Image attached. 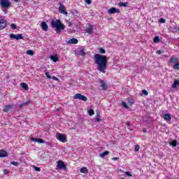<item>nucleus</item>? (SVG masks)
Masks as SVG:
<instances>
[{
	"label": "nucleus",
	"instance_id": "51",
	"mask_svg": "<svg viewBox=\"0 0 179 179\" xmlns=\"http://www.w3.org/2000/svg\"><path fill=\"white\" fill-rule=\"evenodd\" d=\"M23 107H24V105L23 103H20L19 106L20 108H23Z\"/></svg>",
	"mask_w": 179,
	"mask_h": 179
},
{
	"label": "nucleus",
	"instance_id": "30",
	"mask_svg": "<svg viewBox=\"0 0 179 179\" xmlns=\"http://www.w3.org/2000/svg\"><path fill=\"white\" fill-rule=\"evenodd\" d=\"M100 121H101L100 115H99V113H97L96 116L95 117V122H100Z\"/></svg>",
	"mask_w": 179,
	"mask_h": 179
},
{
	"label": "nucleus",
	"instance_id": "7",
	"mask_svg": "<svg viewBox=\"0 0 179 179\" xmlns=\"http://www.w3.org/2000/svg\"><path fill=\"white\" fill-rule=\"evenodd\" d=\"M120 10L118 8H116L115 7H112L108 10V13L109 15H114V13H120Z\"/></svg>",
	"mask_w": 179,
	"mask_h": 179
},
{
	"label": "nucleus",
	"instance_id": "23",
	"mask_svg": "<svg viewBox=\"0 0 179 179\" xmlns=\"http://www.w3.org/2000/svg\"><path fill=\"white\" fill-rule=\"evenodd\" d=\"M20 85H21L22 89H24V90H29V85H27V84H26L24 83H22Z\"/></svg>",
	"mask_w": 179,
	"mask_h": 179
},
{
	"label": "nucleus",
	"instance_id": "16",
	"mask_svg": "<svg viewBox=\"0 0 179 179\" xmlns=\"http://www.w3.org/2000/svg\"><path fill=\"white\" fill-rule=\"evenodd\" d=\"M78 41L77 38H72L67 41V44H78Z\"/></svg>",
	"mask_w": 179,
	"mask_h": 179
},
{
	"label": "nucleus",
	"instance_id": "28",
	"mask_svg": "<svg viewBox=\"0 0 179 179\" xmlns=\"http://www.w3.org/2000/svg\"><path fill=\"white\" fill-rule=\"evenodd\" d=\"M110 155V152L108 151H105L100 154L101 157H104V156H108Z\"/></svg>",
	"mask_w": 179,
	"mask_h": 179
},
{
	"label": "nucleus",
	"instance_id": "20",
	"mask_svg": "<svg viewBox=\"0 0 179 179\" xmlns=\"http://www.w3.org/2000/svg\"><path fill=\"white\" fill-rule=\"evenodd\" d=\"M177 86H179V80H175L173 81V83L172 84V87L173 89H176V87H177Z\"/></svg>",
	"mask_w": 179,
	"mask_h": 179
},
{
	"label": "nucleus",
	"instance_id": "48",
	"mask_svg": "<svg viewBox=\"0 0 179 179\" xmlns=\"http://www.w3.org/2000/svg\"><path fill=\"white\" fill-rule=\"evenodd\" d=\"M44 143V140L42 138L39 139V143Z\"/></svg>",
	"mask_w": 179,
	"mask_h": 179
},
{
	"label": "nucleus",
	"instance_id": "26",
	"mask_svg": "<svg viewBox=\"0 0 179 179\" xmlns=\"http://www.w3.org/2000/svg\"><path fill=\"white\" fill-rule=\"evenodd\" d=\"M129 106H134L135 104V100L134 99H129L128 101Z\"/></svg>",
	"mask_w": 179,
	"mask_h": 179
},
{
	"label": "nucleus",
	"instance_id": "5",
	"mask_svg": "<svg viewBox=\"0 0 179 179\" xmlns=\"http://www.w3.org/2000/svg\"><path fill=\"white\" fill-rule=\"evenodd\" d=\"M56 136L58 141L62 142V143H65V142H66V136L64 134L57 133Z\"/></svg>",
	"mask_w": 179,
	"mask_h": 179
},
{
	"label": "nucleus",
	"instance_id": "34",
	"mask_svg": "<svg viewBox=\"0 0 179 179\" xmlns=\"http://www.w3.org/2000/svg\"><path fill=\"white\" fill-rule=\"evenodd\" d=\"M31 141H32V142H37L38 143L40 141V138H31Z\"/></svg>",
	"mask_w": 179,
	"mask_h": 179
},
{
	"label": "nucleus",
	"instance_id": "44",
	"mask_svg": "<svg viewBox=\"0 0 179 179\" xmlns=\"http://www.w3.org/2000/svg\"><path fill=\"white\" fill-rule=\"evenodd\" d=\"M126 176H127L128 177H132V174H131V172L129 171L126 172Z\"/></svg>",
	"mask_w": 179,
	"mask_h": 179
},
{
	"label": "nucleus",
	"instance_id": "47",
	"mask_svg": "<svg viewBox=\"0 0 179 179\" xmlns=\"http://www.w3.org/2000/svg\"><path fill=\"white\" fill-rule=\"evenodd\" d=\"M163 50H157V54H159V55H160V54H163Z\"/></svg>",
	"mask_w": 179,
	"mask_h": 179
},
{
	"label": "nucleus",
	"instance_id": "17",
	"mask_svg": "<svg viewBox=\"0 0 179 179\" xmlns=\"http://www.w3.org/2000/svg\"><path fill=\"white\" fill-rule=\"evenodd\" d=\"M170 62H171V64H176L177 62H179V57H171Z\"/></svg>",
	"mask_w": 179,
	"mask_h": 179
},
{
	"label": "nucleus",
	"instance_id": "38",
	"mask_svg": "<svg viewBox=\"0 0 179 179\" xmlns=\"http://www.w3.org/2000/svg\"><path fill=\"white\" fill-rule=\"evenodd\" d=\"M142 93L144 94V96H148V94H149V92H148L146 90H143Z\"/></svg>",
	"mask_w": 179,
	"mask_h": 179
},
{
	"label": "nucleus",
	"instance_id": "43",
	"mask_svg": "<svg viewBox=\"0 0 179 179\" xmlns=\"http://www.w3.org/2000/svg\"><path fill=\"white\" fill-rule=\"evenodd\" d=\"M3 174L4 175L9 174V171L7 169H4L3 171Z\"/></svg>",
	"mask_w": 179,
	"mask_h": 179
},
{
	"label": "nucleus",
	"instance_id": "19",
	"mask_svg": "<svg viewBox=\"0 0 179 179\" xmlns=\"http://www.w3.org/2000/svg\"><path fill=\"white\" fill-rule=\"evenodd\" d=\"M50 59H52V61H53V62H58V61H59V58H58V57L54 56V55H50Z\"/></svg>",
	"mask_w": 179,
	"mask_h": 179
},
{
	"label": "nucleus",
	"instance_id": "15",
	"mask_svg": "<svg viewBox=\"0 0 179 179\" xmlns=\"http://www.w3.org/2000/svg\"><path fill=\"white\" fill-rule=\"evenodd\" d=\"M8 154L6 150H0V158L8 157Z\"/></svg>",
	"mask_w": 179,
	"mask_h": 179
},
{
	"label": "nucleus",
	"instance_id": "14",
	"mask_svg": "<svg viewBox=\"0 0 179 179\" xmlns=\"http://www.w3.org/2000/svg\"><path fill=\"white\" fill-rule=\"evenodd\" d=\"M41 27L44 31H48V25L45 22H42L41 24Z\"/></svg>",
	"mask_w": 179,
	"mask_h": 179
},
{
	"label": "nucleus",
	"instance_id": "29",
	"mask_svg": "<svg viewBox=\"0 0 179 179\" xmlns=\"http://www.w3.org/2000/svg\"><path fill=\"white\" fill-rule=\"evenodd\" d=\"M15 40H23V36L22 34H17L15 36Z\"/></svg>",
	"mask_w": 179,
	"mask_h": 179
},
{
	"label": "nucleus",
	"instance_id": "45",
	"mask_svg": "<svg viewBox=\"0 0 179 179\" xmlns=\"http://www.w3.org/2000/svg\"><path fill=\"white\" fill-rule=\"evenodd\" d=\"M10 38H15V39H16V35L14 34H11L10 35Z\"/></svg>",
	"mask_w": 179,
	"mask_h": 179
},
{
	"label": "nucleus",
	"instance_id": "3",
	"mask_svg": "<svg viewBox=\"0 0 179 179\" xmlns=\"http://www.w3.org/2000/svg\"><path fill=\"white\" fill-rule=\"evenodd\" d=\"M1 8H4L5 9H8L10 8V1L9 0H0Z\"/></svg>",
	"mask_w": 179,
	"mask_h": 179
},
{
	"label": "nucleus",
	"instance_id": "39",
	"mask_svg": "<svg viewBox=\"0 0 179 179\" xmlns=\"http://www.w3.org/2000/svg\"><path fill=\"white\" fill-rule=\"evenodd\" d=\"M99 52H100V54H106V50L101 48L99 49Z\"/></svg>",
	"mask_w": 179,
	"mask_h": 179
},
{
	"label": "nucleus",
	"instance_id": "13",
	"mask_svg": "<svg viewBox=\"0 0 179 179\" xmlns=\"http://www.w3.org/2000/svg\"><path fill=\"white\" fill-rule=\"evenodd\" d=\"M163 118L165 121H167V122H171V115L169 113H166L163 115Z\"/></svg>",
	"mask_w": 179,
	"mask_h": 179
},
{
	"label": "nucleus",
	"instance_id": "22",
	"mask_svg": "<svg viewBox=\"0 0 179 179\" xmlns=\"http://www.w3.org/2000/svg\"><path fill=\"white\" fill-rule=\"evenodd\" d=\"M118 6H120V8H122V6H124V8H127V6H128V3L127 2H120L118 3Z\"/></svg>",
	"mask_w": 179,
	"mask_h": 179
},
{
	"label": "nucleus",
	"instance_id": "9",
	"mask_svg": "<svg viewBox=\"0 0 179 179\" xmlns=\"http://www.w3.org/2000/svg\"><path fill=\"white\" fill-rule=\"evenodd\" d=\"M99 83L101 85V87L102 88V90L103 92H106L107 89H108V87L107 86L106 81H104L103 80H100Z\"/></svg>",
	"mask_w": 179,
	"mask_h": 179
},
{
	"label": "nucleus",
	"instance_id": "57",
	"mask_svg": "<svg viewBox=\"0 0 179 179\" xmlns=\"http://www.w3.org/2000/svg\"><path fill=\"white\" fill-rule=\"evenodd\" d=\"M14 1V2H19V0H13Z\"/></svg>",
	"mask_w": 179,
	"mask_h": 179
},
{
	"label": "nucleus",
	"instance_id": "42",
	"mask_svg": "<svg viewBox=\"0 0 179 179\" xmlns=\"http://www.w3.org/2000/svg\"><path fill=\"white\" fill-rule=\"evenodd\" d=\"M85 3H87V5H90V3H92V0H84Z\"/></svg>",
	"mask_w": 179,
	"mask_h": 179
},
{
	"label": "nucleus",
	"instance_id": "10",
	"mask_svg": "<svg viewBox=\"0 0 179 179\" xmlns=\"http://www.w3.org/2000/svg\"><path fill=\"white\" fill-rule=\"evenodd\" d=\"M57 169H64L65 170L66 169V164L64 163V161H58L57 162Z\"/></svg>",
	"mask_w": 179,
	"mask_h": 179
},
{
	"label": "nucleus",
	"instance_id": "49",
	"mask_svg": "<svg viewBox=\"0 0 179 179\" xmlns=\"http://www.w3.org/2000/svg\"><path fill=\"white\" fill-rule=\"evenodd\" d=\"M35 170H36V171H41V169H40V167H35Z\"/></svg>",
	"mask_w": 179,
	"mask_h": 179
},
{
	"label": "nucleus",
	"instance_id": "46",
	"mask_svg": "<svg viewBox=\"0 0 179 179\" xmlns=\"http://www.w3.org/2000/svg\"><path fill=\"white\" fill-rule=\"evenodd\" d=\"M29 103H30V101H27L25 102H23L22 103H23L24 106H29Z\"/></svg>",
	"mask_w": 179,
	"mask_h": 179
},
{
	"label": "nucleus",
	"instance_id": "1",
	"mask_svg": "<svg viewBox=\"0 0 179 179\" xmlns=\"http://www.w3.org/2000/svg\"><path fill=\"white\" fill-rule=\"evenodd\" d=\"M94 61L97 65V69L102 73H106V69H107V56L101 55L100 54H95L94 55Z\"/></svg>",
	"mask_w": 179,
	"mask_h": 179
},
{
	"label": "nucleus",
	"instance_id": "40",
	"mask_svg": "<svg viewBox=\"0 0 179 179\" xmlns=\"http://www.w3.org/2000/svg\"><path fill=\"white\" fill-rule=\"evenodd\" d=\"M11 29H13V30H16V29H17V27L15 24H11Z\"/></svg>",
	"mask_w": 179,
	"mask_h": 179
},
{
	"label": "nucleus",
	"instance_id": "25",
	"mask_svg": "<svg viewBox=\"0 0 179 179\" xmlns=\"http://www.w3.org/2000/svg\"><path fill=\"white\" fill-rule=\"evenodd\" d=\"M173 69H176V71H179V61L173 64Z\"/></svg>",
	"mask_w": 179,
	"mask_h": 179
},
{
	"label": "nucleus",
	"instance_id": "4",
	"mask_svg": "<svg viewBox=\"0 0 179 179\" xmlns=\"http://www.w3.org/2000/svg\"><path fill=\"white\" fill-rule=\"evenodd\" d=\"M73 99L76 100L78 99L79 100H82V101H87V97L79 93L74 94Z\"/></svg>",
	"mask_w": 179,
	"mask_h": 179
},
{
	"label": "nucleus",
	"instance_id": "58",
	"mask_svg": "<svg viewBox=\"0 0 179 179\" xmlns=\"http://www.w3.org/2000/svg\"><path fill=\"white\" fill-rule=\"evenodd\" d=\"M176 30H177V27H176Z\"/></svg>",
	"mask_w": 179,
	"mask_h": 179
},
{
	"label": "nucleus",
	"instance_id": "35",
	"mask_svg": "<svg viewBox=\"0 0 179 179\" xmlns=\"http://www.w3.org/2000/svg\"><path fill=\"white\" fill-rule=\"evenodd\" d=\"M31 141H32V142H37L38 143L40 141V138H31Z\"/></svg>",
	"mask_w": 179,
	"mask_h": 179
},
{
	"label": "nucleus",
	"instance_id": "56",
	"mask_svg": "<svg viewBox=\"0 0 179 179\" xmlns=\"http://www.w3.org/2000/svg\"><path fill=\"white\" fill-rule=\"evenodd\" d=\"M75 13H79V12L76 10H74Z\"/></svg>",
	"mask_w": 179,
	"mask_h": 179
},
{
	"label": "nucleus",
	"instance_id": "27",
	"mask_svg": "<svg viewBox=\"0 0 179 179\" xmlns=\"http://www.w3.org/2000/svg\"><path fill=\"white\" fill-rule=\"evenodd\" d=\"M153 42L155 43H159L160 42V37H159V36H156L153 39Z\"/></svg>",
	"mask_w": 179,
	"mask_h": 179
},
{
	"label": "nucleus",
	"instance_id": "59",
	"mask_svg": "<svg viewBox=\"0 0 179 179\" xmlns=\"http://www.w3.org/2000/svg\"><path fill=\"white\" fill-rule=\"evenodd\" d=\"M0 43H1V40H0Z\"/></svg>",
	"mask_w": 179,
	"mask_h": 179
},
{
	"label": "nucleus",
	"instance_id": "41",
	"mask_svg": "<svg viewBox=\"0 0 179 179\" xmlns=\"http://www.w3.org/2000/svg\"><path fill=\"white\" fill-rule=\"evenodd\" d=\"M159 22V23H166V20H164V18H160Z\"/></svg>",
	"mask_w": 179,
	"mask_h": 179
},
{
	"label": "nucleus",
	"instance_id": "21",
	"mask_svg": "<svg viewBox=\"0 0 179 179\" xmlns=\"http://www.w3.org/2000/svg\"><path fill=\"white\" fill-rule=\"evenodd\" d=\"M80 173L87 174V173H89V169H87V168L84 166L80 170Z\"/></svg>",
	"mask_w": 179,
	"mask_h": 179
},
{
	"label": "nucleus",
	"instance_id": "37",
	"mask_svg": "<svg viewBox=\"0 0 179 179\" xmlns=\"http://www.w3.org/2000/svg\"><path fill=\"white\" fill-rule=\"evenodd\" d=\"M10 164H13V166H16L17 167V166H19V162H15V161H12L10 162Z\"/></svg>",
	"mask_w": 179,
	"mask_h": 179
},
{
	"label": "nucleus",
	"instance_id": "55",
	"mask_svg": "<svg viewBox=\"0 0 179 179\" xmlns=\"http://www.w3.org/2000/svg\"><path fill=\"white\" fill-rule=\"evenodd\" d=\"M126 124H127V127H131V122H127Z\"/></svg>",
	"mask_w": 179,
	"mask_h": 179
},
{
	"label": "nucleus",
	"instance_id": "18",
	"mask_svg": "<svg viewBox=\"0 0 179 179\" xmlns=\"http://www.w3.org/2000/svg\"><path fill=\"white\" fill-rule=\"evenodd\" d=\"M85 31L87 33H88V34H92V33H93V26L90 25L89 27L85 29Z\"/></svg>",
	"mask_w": 179,
	"mask_h": 179
},
{
	"label": "nucleus",
	"instance_id": "33",
	"mask_svg": "<svg viewBox=\"0 0 179 179\" xmlns=\"http://www.w3.org/2000/svg\"><path fill=\"white\" fill-rule=\"evenodd\" d=\"M88 114L89 115L92 116V115H94V110H93V109H90L88 110Z\"/></svg>",
	"mask_w": 179,
	"mask_h": 179
},
{
	"label": "nucleus",
	"instance_id": "32",
	"mask_svg": "<svg viewBox=\"0 0 179 179\" xmlns=\"http://www.w3.org/2000/svg\"><path fill=\"white\" fill-rule=\"evenodd\" d=\"M80 55H81V57H85L86 55V52H85L83 49L80 50Z\"/></svg>",
	"mask_w": 179,
	"mask_h": 179
},
{
	"label": "nucleus",
	"instance_id": "54",
	"mask_svg": "<svg viewBox=\"0 0 179 179\" xmlns=\"http://www.w3.org/2000/svg\"><path fill=\"white\" fill-rule=\"evenodd\" d=\"M72 25H73L72 22H69V27H72Z\"/></svg>",
	"mask_w": 179,
	"mask_h": 179
},
{
	"label": "nucleus",
	"instance_id": "8",
	"mask_svg": "<svg viewBox=\"0 0 179 179\" xmlns=\"http://www.w3.org/2000/svg\"><path fill=\"white\" fill-rule=\"evenodd\" d=\"M6 24H7L6 20H5V18L1 17L0 18V30L5 29V27H6Z\"/></svg>",
	"mask_w": 179,
	"mask_h": 179
},
{
	"label": "nucleus",
	"instance_id": "53",
	"mask_svg": "<svg viewBox=\"0 0 179 179\" xmlns=\"http://www.w3.org/2000/svg\"><path fill=\"white\" fill-rule=\"evenodd\" d=\"M118 159H120V158H118V157H113V158H112V160H114V162H115V161L118 160Z\"/></svg>",
	"mask_w": 179,
	"mask_h": 179
},
{
	"label": "nucleus",
	"instance_id": "11",
	"mask_svg": "<svg viewBox=\"0 0 179 179\" xmlns=\"http://www.w3.org/2000/svg\"><path fill=\"white\" fill-rule=\"evenodd\" d=\"M3 113H12V105H6L3 108Z\"/></svg>",
	"mask_w": 179,
	"mask_h": 179
},
{
	"label": "nucleus",
	"instance_id": "6",
	"mask_svg": "<svg viewBox=\"0 0 179 179\" xmlns=\"http://www.w3.org/2000/svg\"><path fill=\"white\" fill-rule=\"evenodd\" d=\"M59 13H62L63 15H68V12L66 11V8L62 3H59Z\"/></svg>",
	"mask_w": 179,
	"mask_h": 179
},
{
	"label": "nucleus",
	"instance_id": "50",
	"mask_svg": "<svg viewBox=\"0 0 179 179\" xmlns=\"http://www.w3.org/2000/svg\"><path fill=\"white\" fill-rule=\"evenodd\" d=\"M123 106L125 108H129V107L127 106V103H125L124 102H123Z\"/></svg>",
	"mask_w": 179,
	"mask_h": 179
},
{
	"label": "nucleus",
	"instance_id": "2",
	"mask_svg": "<svg viewBox=\"0 0 179 179\" xmlns=\"http://www.w3.org/2000/svg\"><path fill=\"white\" fill-rule=\"evenodd\" d=\"M50 25L52 29H55V31H56L57 34H61L62 30H65V24H64L59 19L52 20L50 21Z\"/></svg>",
	"mask_w": 179,
	"mask_h": 179
},
{
	"label": "nucleus",
	"instance_id": "31",
	"mask_svg": "<svg viewBox=\"0 0 179 179\" xmlns=\"http://www.w3.org/2000/svg\"><path fill=\"white\" fill-rule=\"evenodd\" d=\"M27 55H34V51L31 50H27Z\"/></svg>",
	"mask_w": 179,
	"mask_h": 179
},
{
	"label": "nucleus",
	"instance_id": "52",
	"mask_svg": "<svg viewBox=\"0 0 179 179\" xmlns=\"http://www.w3.org/2000/svg\"><path fill=\"white\" fill-rule=\"evenodd\" d=\"M143 132H144V134H146V132H148L146 128H143Z\"/></svg>",
	"mask_w": 179,
	"mask_h": 179
},
{
	"label": "nucleus",
	"instance_id": "36",
	"mask_svg": "<svg viewBox=\"0 0 179 179\" xmlns=\"http://www.w3.org/2000/svg\"><path fill=\"white\" fill-rule=\"evenodd\" d=\"M140 148L139 145H136L134 147V152H139Z\"/></svg>",
	"mask_w": 179,
	"mask_h": 179
},
{
	"label": "nucleus",
	"instance_id": "24",
	"mask_svg": "<svg viewBox=\"0 0 179 179\" xmlns=\"http://www.w3.org/2000/svg\"><path fill=\"white\" fill-rule=\"evenodd\" d=\"M169 145H171V146H173V148H176L177 146V140L172 141L169 143Z\"/></svg>",
	"mask_w": 179,
	"mask_h": 179
},
{
	"label": "nucleus",
	"instance_id": "12",
	"mask_svg": "<svg viewBox=\"0 0 179 179\" xmlns=\"http://www.w3.org/2000/svg\"><path fill=\"white\" fill-rule=\"evenodd\" d=\"M45 75L46 76V78H48V79H53V80H56L57 82H58L59 80V79L55 76H51L50 75V72H45Z\"/></svg>",
	"mask_w": 179,
	"mask_h": 179
}]
</instances>
